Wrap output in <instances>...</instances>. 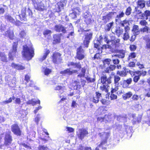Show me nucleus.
Wrapping results in <instances>:
<instances>
[{
    "label": "nucleus",
    "mask_w": 150,
    "mask_h": 150,
    "mask_svg": "<svg viewBox=\"0 0 150 150\" xmlns=\"http://www.w3.org/2000/svg\"><path fill=\"white\" fill-rule=\"evenodd\" d=\"M99 136L101 139L100 143L97 144L98 146L95 150H104L106 149L105 145L107 142V138L110 136V134L108 133L102 132L98 134ZM80 150H92L91 147H84L80 149Z\"/></svg>",
    "instance_id": "nucleus-1"
},
{
    "label": "nucleus",
    "mask_w": 150,
    "mask_h": 150,
    "mask_svg": "<svg viewBox=\"0 0 150 150\" xmlns=\"http://www.w3.org/2000/svg\"><path fill=\"white\" fill-rule=\"evenodd\" d=\"M104 40L107 42L108 45H103L101 47L103 49H109L112 52H114L119 46L120 39L114 37H112L111 40L109 41L108 40L107 38L105 37Z\"/></svg>",
    "instance_id": "nucleus-2"
},
{
    "label": "nucleus",
    "mask_w": 150,
    "mask_h": 150,
    "mask_svg": "<svg viewBox=\"0 0 150 150\" xmlns=\"http://www.w3.org/2000/svg\"><path fill=\"white\" fill-rule=\"evenodd\" d=\"M22 54L27 59H31L34 54V49L32 46H28L26 45L23 46V51Z\"/></svg>",
    "instance_id": "nucleus-3"
},
{
    "label": "nucleus",
    "mask_w": 150,
    "mask_h": 150,
    "mask_svg": "<svg viewBox=\"0 0 150 150\" xmlns=\"http://www.w3.org/2000/svg\"><path fill=\"white\" fill-rule=\"evenodd\" d=\"M67 29L66 33H68L66 37L69 39H71L74 36L75 33L74 28L71 23H68L65 25Z\"/></svg>",
    "instance_id": "nucleus-4"
},
{
    "label": "nucleus",
    "mask_w": 150,
    "mask_h": 150,
    "mask_svg": "<svg viewBox=\"0 0 150 150\" xmlns=\"http://www.w3.org/2000/svg\"><path fill=\"white\" fill-rule=\"evenodd\" d=\"M85 57L84 50L82 46H80L77 49L76 58L79 60H81Z\"/></svg>",
    "instance_id": "nucleus-5"
},
{
    "label": "nucleus",
    "mask_w": 150,
    "mask_h": 150,
    "mask_svg": "<svg viewBox=\"0 0 150 150\" xmlns=\"http://www.w3.org/2000/svg\"><path fill=\"white\" fill-rule=\"evenodd\" d=\"M18 43L17 42H14L13 45L12 50L9 53V59L11 60H13V57L16 56V48Z\"/></svg>",
    "instance_id": "nucleus-6"
},
{
    "label": "nucleus",
    "mask_w": 150,
    "mask_h": 150,
    "mask_svg": "<svg viewBox=\"0 0 150 150\" xmlns=\"http://www.w3.org/2000/svg\"><path fill=\"white\" fill-rule=\"evenodd\" d=\"M61 54L58 53H56L53 54V62L56 64L60 63L62 61V58L61 57Z\"/></svg>",
    "instance_id": "nucleus-7"
},
{
    "label": "nucleus",
    "mask_w": 150,
    "mask_h": 150,
    "mask_svg": "<svg viewBox=\"0 0 150 150\" xmlns=\"http://www.w3.org/2000/svg\"><path fill=\"white\" fill-rule=\"evenodd\" d=\"M65 25L64 27L60 24L56 25L54 27L55 30L58 32H62L63 33H66L67 29L65 27Z\"/></svg>",
    "instance_id": "nucleus-8"
},
{
    "label": "nucleus",
    "mask_w": 150,
    "mask_h": 150,
    "mask_svg": "<svg viewBox=\"0 0 150 150\" xmlns=\"http://www.w3.org/2000/svg\"><path fill=\"white\" fill-rule=\"evenodd\" d=\"M92 36L91 33H87L85 35V37L83 41V44L84 46L87 47H88L89 43L90 40L91 39Z\"/></svg>",
    "instance_id": "nucleus-9"
},
{
    "label": "nucleus",
    "mask_w": 150,
    "mask_h": 150,
    "mask_svg": "<svg viewBox=\"0 0 150 150\" xmlns=\"http://www.w3.org/2000/svg\"><path fill=\"white\" fill-rule=\"evenodd\" d=\"M132 117L133 118L132 120V122L133 125L138 124L141 122L142 120V117L141 115L136 116L135 114H133L132 115Z\"/></svg>",
    "instance_id": "nucleus-10"
},
{
    "label": "nucleus",
    "mask_w": 150,
    "mask_h": 150,
    "mask_svg": "<svg viewBox=\"0 0 150 150\" xmlns=\"http://www.w3.org/2000/svg\"><path fill=\"white\" fill-rule=\"evenodd\" d=\"M96 95L93 96L92 98H91L90 100L91 101L94 103H97L99 102V100L102 98L101 95L100 93L98 92H96Z\"/></svg>",
    "instance_id": "nucleus-11"
},
{
    "label": "nucleus",
    "mask_w": 150,
    "mask_h": 150,
    "mask_svg": "<svg viewBox=\"0 0 150 150\" xmlns=\"http://www.w3.org/2000/svg\"><path fill=\"white\" fill-rule=\"evenodd\" d=\"M112 77L110 76L108 78H107L105 76H102L101 79V82L103 84H108L111 83Z\"/></svg>",
    "instance_id": "nucleus-12"
},
{
    "label": "nucleus",
    "mask_w": 150,
    "mask_h": 150,
    "mask_svg": "<svg viewBox=\"0 0 150 150\" xmlns=\"http://www.w3.org/2000/svg\"><path fill=\"white\" fill-rule=\"evenodd\" d=\"M102 37L100 36L97 39V40H95L93 41V43L94 45V47L98 50H100L102 47L100 46V45L102 43Z\"/></svg>",
    "instance_id": "nucleus-13"
},
{
    "label": "nucleus",
    "mask_w": 150,
    "mask_h": 150,
    "mask_svg": "<svg viewBox=\"0 0 150 150\" xmlns=\"http://www.w3.org/2000/svg\"><path fill=\"white\" fill-rule=\"evenodd\" d=\"M88 132L85 129H79L77 132V134L79 138L83 139L85 136L88 134Z\"/></svg>",
    "instance_id": "nucleus-14"
},
{
    "label": "nucleus",
    "mask_w": 150,
    "mask_h": 150,
    "mask_svg": "<svg viewBox=\"0 0 150 150\" xmlns=\"http://www.w3.org/2000/svg\"><path fill=\"white\" fill-rule=\"evenodd\" d=\"M77 71L76 70L71 71L69 69H66L61 71L60 73L62 74V76H69L71 75L73 73L76 72Z\"/></svg>",
    "instance_id": "nucleus-15"
},
{
    "label": "nucleus",
    "mask_w": 150,
    "mask_h": 150,
    "mask_svg": "<svg viewBox=\"0 0 150 150\" xmlns=\"http://www.w3.org/2000/svg\"><path fill=\"white\" fill-rule=\"evenodd\" d=\"M125 52L124 50H117V54L115 55H112L113 57H117L119 58L123 59L125 57Z\"/></svg>",
    "instance_id": "nucleus-16"
},
{
    "label": "nucleus",
    "mask_w": 150,
    "mask_h": 150,
    "mask_svg": "<svg viewBox=\"0 0 150 150\" xmlns=\"http://www.w3.org/2000/svg\"><path fill=\"white\" fill-rule=\"evenodd\" d=\"M67 3V0H63L61 1L58 2L56 6V7H58V9H56L57 12L60 11L61 8H63L64 6H65Z\"/></svg>",
    "instance_id": "nucleus-17"
},
{
    "label": "nucleus",
    "mask_w": 150,
    "mask_h": 150,
    "mask_svg": "<svg viewBox=\"0 0 150 150\" xmlns=\"http://www.w3.org/2000/svg\"><path fill=\"white\" fill-rule=\"evenodd\" d=\"M12 131L14 134L18 135L21 134V132L20 128L16 124H14L11 127Z\"/></svg>",
    "instance_id": "nucleus-18"
},
{
    "label": "nucleus",
    "mask_w": 150,
    "mask_h": 150,
    "mask_svg": "<svg viewBox=\"0 0 150 150\" xmlns=\"http://www.w3.org/2000/svg\"><path fill=\"white\" fill-rule=\"evenodd\" d=\"M12 140L11 137L9 133L6 134L5 138L4 144L6 146H9L11 143Z\"/></svg>",
    "instance_id": "nucleus-19"
},
{
    "label": "nucleus",
    "mask_w": 150,
    "mask_h": 150,
    "mask_svg": "<svg viewBox=\"0 0 150 150\" xmlns=\"http://www.w3.org/2000/svg\"><path fill=\"white\" fill-rule=\"evenodd\" d=\"M116 68V66L114 65H110L109 67H108L105 70V72L108 73H111V75L114 74V72H112L115 70Z\"/></svg>",
    "instance_id": "nucleus-20"
},
{
    "label": "nucleus",
    "mask_w": 150,
    "mask_h": 150,
    "mask_svg": "<svg viewBox=\"0 0 150 150\" xmlns=\"http://www.w3.org/2000/svg\"><path fill=\"white\" fill-rule=\"evenodd\" d=\"M114 14L112 12H110L105 16L103 17L102 20L104 23H106L112 18V17Z\"/></svg>",
    "instance_id": "nucleus-21"
},
{
    "label": "nucleus",
    "mask_w": 150,
    "mask_h": 150,
    "mask_svg": "<svg viewBox=\"0 0 150 150\" xmlns=\"http://www.w3.org/2000/svg\"><path fill=\"white\" fill-rule=\"evenodd\" d=\"M137 6L135 8V10H137L138 8H142L145 6V1L143 0H139L137 2Z\"/></svg>",
    "instance_id": "nucleus-22"
},
{
    "label": "nucleus",
    "mask_w": 150,
    "mask_h": 150,
    "mask_svg": "<svg viewBox=\"0 0 150 150\" xmlns=\"http://www.w3.org/2000/svg\"><path fill=\"white\" fill-rule=\"evenodd\" d=\"M5 35L8 37L10 39L13 40L14 38V35L13 32L12 30H8L6 32Z\"/></svg>",
    "instance_id": "nucleus-23"
},
{
    "label": "nucleus",
    "mask_w": 150,
    "mask_h": 150,
    "mask_svg": "<svg viewBox=\"0 0 150 150\" xmlns=\"http://www.w3.org/2000/svg\"><path fill=\"white\" fill-rule=\"evenodd\" d=\"M4 17L8 21H9L13 24H14L15 20L10 14L8 13H6L4 15Z\"/></svg>",
    "instance_id": "nucleus-24"
},
{
    "label": "nucleus",
    "mask_w": 150,
    "mask_h": 150,
    "mask_svg": "<svg viewBox=\"0 0 150 150\" xmlns=\"http://www.w3.org/2000/svg\"><path fill=\"white\" fill-rule=\"evenodd\" d=\"M25 99V96L22 95L19 97H17L14 99L15 100V103L16 104H20L21 103L23 102Z\"/></svg>",
    "instance_id": "nucleus-25"
},
{
    "label": "nucleus",
    "mask_w": 150,
    "mask_h": 150,
    "mask_svg": "<svg viewBox=\"0 0 150 150\" xmlns=\"http://www.w3.org/2000/svg\"><path fill=\"white\" fill-rule=\"evenodd\" d=\"M53 43L56 44L59 43L60 41V36L59 35L55 34L53 36Z\"/></svg>",
    "instance_id": "nucleus-26"
},
{
    "label": "nucleus",
    "mask_w": 150,
    "mask_h": 150,
    "mask_svg": "<svg viewBox=\"0 0 150 150\" xmlns=\"http://www.w3.org/2000/svg\"><path fill=\"white\" fill-rule=\"evenodd\" d=\"M140 30H139V26L134 25L133 27L132 31L134 34L138 35L140 34Z\"/></svg>",
    "instance_id": "nucleus-27"
},
{
    "label": "nucleus",
    "mask_w": 150,
    "mask_h": 150,
    "mask_svg": "<svg viewBox=\"0 0 150 150\" xmlns=\"http://www.w3.org/2000/svg\"><path fill=\"white\" fill-rule=\"evenodd\" d=\"M11 66L12 67L18 70H23L25 68L24 66L21 64H16L14 63H12Z\"/></svg>",
    "instance_id": "nucleus-28"
},
{
    "label": "nucleus",
    "mask_w": 150,
    "mask_h": 150,
    "mask_svg": "<svg viewBox=\"0 0 150 150\" xmlns=\"http://www.w3.org/2000/svg\"><path fill=\"white\" fill-rule=\"evenodd\" d=\"M69 66H72L74 68H77L78 69H80L81 68V65L80 62L78 63H74L73 62H69L68 64Z\"/></svg>",
    "instance_id": "nucleus-29"
},
{
    "label": "nucleus",
    "mask_w": 150,
    "mask_h": 150,
    "mask_svg": "<svg viewBox=\"0 0 150 150\" xmlns=\"http://www.w3.org/2000/svg\"><path fill=\"white\" fill-rule=\"evenodd\" d=\"M132 95V93L131 91H129L127 93L123 94L122 96L123 99L125 100L130 98Z\"/></svg>",
    "instance_id": "nucleus-30"
},
{
    "label": "nucleus",
    "mask_w": 150,
    "mask_h": 150,
    "mask_svg": "<svg viewBox=\"0 0 150 150\" xmlns=\"http://www.w3.org/2000/svg\"><path fill=\"white\" fill-rule=\"evenodd\" d=\"M73 11V13L71 15L75 14H76L77 15H79L81 12V9L79 7H77L74 8Z\"/></svg>",
    "instance_id": "nucleus-31"
},
{
    "label": "nucleus",
    "mask_w": 150,
    "mask_h": 150,
    "mask_svg": "<svg viewBox=\"0 0 150 150\" xmlns=\"http://www.w3.org/2000/svg\"><path fill=\"white\" fill-rule=\"evenodd\" d=\"M34 86V82L32 80H30V83L28 85H27L26 88L28 90H31L33 89V87Z\"/></svg>",
    "instance_id": "nucleus-32"
},
{
    "label": "nucleus",
    "mask_w": 150,
    "mask_h": 150,
    "mask_svg": "<svg viewBox=\"0 0 150 150\" xmlns=\"http://www.w3.org/2000/svg\"><path fill=\"white\" fill-rule=\"evenodd\" d=\"M124 127H125V130L127 134L130 133L132 132V127L125 125H124Z\"/></svg>",
    "instance_id": "nucleus-33"
},
{
    "label": "nucleus",
    "mask_w": 150,
    "mask_h": 150,
    "mask_svg": "<svg viewBox=\"0 0 150 150\" xmlns=\"http://www.w3.org/2000/svg\"><path fill=\"white\" fill-rule=\"evenodd\" d=\"M145 16L146 19H148L149 17H150V11L146 10L144 13L142 14V17H143Z\"/></svg>",
    "instance_id": "nucleus-34"
},
{
    "label": "nucleus",
    "mask_w": 150,
    "mask_h": 150,
    "mask_svg": "<svg viewBox=\"0 0 150 150\" xmlns=\"http://www.w3.org/2000/svg\"><path fill=\"white\" fill-rule=\"evenodd\" d=\"M50 52V51L49 50H45L43 56L42 58H40V61H42L45 60L46 58L47 55Z\"/></svg>",
    "instance_id": "nucleus-35"
},
{
    "label": "nucleus",
    "mask_w": 150,
    "mask_h": 150,
    "mask_svg": "<svg viewBox=\"0 0 150 150\" xmlns=\"http://www.w3.org/2000/svg\"><path fill=\"white\" fill-rule=\"evenodd\" d=\"M0 57L1 60L3 62H6L7 58L5 54L3 52H0Z\"/></svg>",
    "instance_id": "nucleus-36"
},
{
    "label": "nucleus",
    "mask_w": 150,
    "mask_h": 150,
    "mask_svg": "<svg viewBox=\"0 0 150 150\" xmlns=\"http://www.w3.org/2000/svg\"><path fill=\"white\" fill-rule=\"evenodd\" d=\"M147 73L146 71H137L135 72V74L139 76V77L141 76H145Z\"/></svg>",
    "instance_id": "nucleus-37"
},
{
    "label": "nucleus",
    "mask_w": 150,
    "mask_h": 150,
    "mask_svg": "<svg viewBox=\"0 0 150 150\" xmlns=\"http://www.w3.org/2000/svg\"><path fill=\"white\" fill-rule=\"evenodd\" d=\"M37 100L35 99H32L27 101L26 103L28 104H32V105H35L36 103Z\"/></svg>",
    "instance_id": "nucleus-38"
},
{
    "label": "nucleus",
    "mask_w": 150,
    "mask_h": 150,
    "mask_svg": "<svg viewBox=\"0 0 150 150\" xmlns=\"http://www.w3.org/2000/svg\"><path fill=\"white\" fill-rule=\"evenodd\" d=\"M109 86L108 84H103V86L100 87V89L102 91H104L105 92L107 93L108 92V88Z\"/></svg>",
    "instance_id": "nucleus-39"
},
{
    "label": "nucleus",
    "mask_w": 150,
    "mask_h": 150,
    "mask_svg": "<svg viewBox=\"0 0 150 150\" xmlns=\"http://www.w3.org/2000/svg\"><path fill=\"white\" fill-rule=\"evenodd\" d=\"M15 98V97H13L12 98H10L8 100L6 101H4L2 102L1 103V104L2 105H4L6 104H8L11 103L13 100H14Z\"/></svg>",
    "instance_id": "nucleus-40"
},
{
    "label": "nucleus",
    "mask_w": 150,
    "mask_h": 150,
    "mask_svg": "<svg viewBox=\"0 0 150 150\" xmlns=\"http://www.w3.org/2000/svg\"><path fill=\"white\" fill-rule=\"evenodd\" d=\"M111 61V60L110 59H104L103 61V66H104L105 67L106 65H109L110 64V62Z\"/></svg>",
    "instance_id": "nucleus-41"
},
{
    "label": "nucleus",
    "mask_w": 150,
    "mask_h": 150,
    "mask_svg": "<svg viewBox=\"0 0 150 150\" xmlns=\"http://www.w3.org/2000/svg\"><path fill=\"white\" fill-rule=\"evenodd\" d=\"M113 22H111L107 24L105 26V30L107 31H109L110 30L112 27L113 26Z\"/></svg>",
    "instance_id": "nucleus-42"
},
{
    "label": "nucleus",
    "mask_w": 150,
    "mask_h": 150,
    "mask_svg": "<svg viewBox=\"0 0 150 150\" xmlns=\"http://www.w3.org/2000/svg\"><path fill=\"white\" fill-rule=\"evenodd\" d=\"M120 80V78L118 76L115 75L114 76V83L115 85H118L119 81Z\"/></svg>",
    "instance_id": "nucleus-43"
},
{
    "label": "nucleus",
    "mask_w": 150,
    "mask_h": 150,
    "mask_svg": "<svg viewBox=\"0 0 150 150\" xmlns=\"http://www.w3.org/2000/svg\"><path fill=\"white\" fill-rule=\"evenodd\" d=\"M117 74L121 76L124 77L127 75V73L125 71H118L117 72Z\"/></svg>",
    "instance_id": "nucleus-44"
},
{
    "label": "nucleus",
    "mask_w": 150,
    "mask_h": 150,
    "mask_svg": "<svg viewBox=\"0 0 150 150\" xmlns=\"http://www.w3.org/2000/svg\"><path fill=\"white\" fill-rule=\"evenodd\" d=\"M123 32V29L120 28H118V29H117L115 31L116 34L119 37L120 36V35L122 34Z\"/></svg>",
    "instance_id": "nucleus-45"
},
{
    "label": "nucleus",
    "mask_w": 150,
    "mask_h": 150,
    "mask_svg": "<svg viewBox=\"0 0 150 150\" xmlns=\"http://www.w3.org/2000/svg\"><path fill=\"white\" fill-rule=\"evenodd\" d=\"M136 57V54L135 52H132L129 54L127 60L129 61L131 59L135 58Z\"/></svg>",
    "instance_id": "nucleus-46"
},
{
    "label": "nucleus",
    "mask_w": 150,
    "mask_h": 150,
    "mask_svg": "<svg viewBox=\"0 0 150 150\" xmlns=\"http://www.w3.org/2000/svg\"><path fill=\"white\" fill-rule=\"evenodd\" d=\"M85 78L88 83L94 82L95 81V78H92L88 76H85Z\"/></svg>",
    "instance_id": "nucleus-47"
},
{
    "label": "nucleus",
    "mask_w": 150,
    "mask_h": 150,
    "mask_svg": "<svg viewBox=\"0 0 150 150\" xmlns=\"http://www.w3.org/2000/svg\"><path fill=\"white\" fill-rule=\"evenodd\" d=\"M7 6L3 5L2 7L0 8V14H3L4 12V10L7 9Z\"/></svg>",
    "instance_id": "nucleus-48"
},
{
    "label": "nucleus",
    "mask_w": 150,
    "mask_h": 150,
    "mask_svg": "<svg viewBox=\"0 0 150 150\" xmlns=\"http://www.w3.org/2000/svg\"><path fill=\"white\" fill-rule=\"evenodd\" d=\"M52 33V31L48 29L45 30L43 33L45 37H46L47 35H50Z\"/></svg>",
    "instance_id": "nucleus-49"
},
{
    "label": "nucleus",
    "mask_w": 150,
    "mask_h": 150,
    "mask_svg": "<svg viewBox=\"0 0 150 150\" xmlns=\"http://www.w3.org/2000/svg\"><path fill=\"white\" fill-rule=\"evenodd\" d=\"M114 128H115L116 130L118 131L124 130L122 128V126L119 124H117L114 125Z\"/></svg>",
    "instance_id": "nucleus-50"
},
{
    "label": "nucleus",
    "mask_w": 150,
    "mask_h": 150,
    "mask_svg": "<svg viewBox=\"0 0 150 150\" xmlns=\"http://www.w3.org/2000/svg\"><path fill=\"white\" fill-rule=\"evenodd\" d=\"M112 61L113 62V63L114 64H117L119 63L120 62V60L119 59H118L117 57H113L112 56Z\"/></svg>",
    "instance_id": "nucleus-51"
},
{
    "label": "nucleus",
    "mask_w": 150,
    "mask_h": 150,
    "mask_svg": "<svg viewBox=\"0 0 150 150\" xmlns=\"http://www.w3.org/2000/svg\"><path fill=\"white\" fill-rule=\"evenodd\" d=\"M88 17L86 18L84 20V21L87 24H89L92 22L91 16H89Z\"/></svg>",
    "instance_id": "nucleus-52"
},
{
    "label": "nucleus",
    "mask_w": 150,
    "mask_h": 150,
    "mask_svg": "<svg viewBox=\"0 0 150 150\" xmlns=\"http://www.w3.org/2000/svg\"><path fill=\"white\" fill-rule=\"evenodd\" d=\"M132 9L130 7H128L126 10L125 12V14L127 16L129 15L131 12Z\"/></svg>",
    "instance_id": "nucleus-53"
},
{
    "label": "nucleus",
    "mask_w": 150,
    "mask_h": 150,
    "mask_svg": "<svg viewBox=\"0 0 150 150\" xmlns=\"http://www.w3.org/2000/svg\"><path fill=\"white\" fill-rule=\"evenodd\" d=\"M81 84H80L79 82H78L77 83V86H81L83 87L84 85H85V83L86 82V81L85 80L81 79Z\"/></svg>",
    "instance_id": "nucleus-54"
},
{
    "label": "nucleus",
    "mask_w": 150,
    "mask_h": 150,
    "mask_svg": "<svg viewBox=\"0 0 150 150\" xmlns=\"http://www.w3.org/2000/svg\"><path fill=\"white\" fill-rule=\"evenodd\" d=\"M147 113L148 116V121L146 122V123L150 126V109L147 110Z\"/></svg>",
    "instance_id": "nucleus-55"
},
{
    "label": "nucleus",
    "mask_w": 150,
    "mask_h": 150,
    "mask_svg": "<svg viewBox=\"0 0 150 150\" xmlns=\"http://www.w3.org/2000/svg\"><path fill=\"white\" fill-rule=\"evenodd\" d=\"M129 38V36L128 33H124L123 36V39L125 40H127Z\"/></svg>",
    "instance_id": "nucleus-56"
},
{
    "label": "nucleus",
    "mask_w": 150,
    "mask_h": 150,
    "mask_svg": "<svg viewBox=\"0 0 150 150\" xmlns=\"http://www.w3.org/2000/svg\"><path fill=\"white\" fill-rule=\"evenodd\" d=\"M41 118V117L40 116L39 114H38L37 115L35 119V122L36 123L37 125H38V124L39 122V121L40 119Z\"/></svg>",
    "instance_id": "nucleus-57"
},
{
    "label": "nucleus",
    "mask_w": 150,
    "mask_h": 150,
    "mask_svg": "<svg viewBox=\"0 0 150 150\" xmlns=\"http://www.w3.org/2000/svg\"><path fill=\"white\" fill-rule=\"evenodd\" d=\"M82 73L79 74L78 75V77H84L85 76V73L86 71V70L85 68H82L81 70Z\"/></svg>",
    "instance_id": "nucleus-58"
},
{
    "label": "nucleus",
    "mask_w": 150,
    "mask_h": 150,
    "mask_svg": "<svg viewBox=\"0 0 150 150\" xmlns=\"http://www.w3.org/2000/svg\"><path fill=\"white\" fill-rule=\"evenodd\" d=\"M125 13L123 11H120L118 14L117 15L116 18L118 19L124 16Z\"/></svg>",
    "instance_id": "nucleus-59"
},
{
    "label": "nucleus",
    "mask_w": 150,
    "mask_h": 150,
    "mask_svg": "<svg viewBox=\"0 0 150 150\" xmlns=\"http://www.w3.org/2000/svg\"><path fill=\"white\" fill-rule=\"evenodd\" d=\"M146 48L150 49V38L146 40Z\"/></svg>",
    "instance_id": "nucleus-60"
},
{
    "label": "nucleus",
    "mask_w": 150,
    "mask_h": 150,
    "mask_svg": "<svg viewBox=\"0 0 150 150\" xmlns=\"http://www.w3.org/2000/svg\"><path fill=\"white\" fill-rule=\"evenodd\" d=\"M38 149L39 150H47L48 148L46 146L44 145H39Z\"/></svg>",
    "instance_id": "nucleus-61"
},
{
    "label": "nucleus",
    "mask_w": 150,
    "mask_h": 150,
    "mask_svg": "<svg viewBox=\"0 0 150 150\" xmlns=\"http://www.w3.org/2000/svg\"><path fill=\"white\" fill-rule=\"evenodd\" d=\"M51 69L47 68H46L44 70V74L45 75H48L51 72Z\"/></svg>",
    "instance_id": "nucleus-62"
},
{
    "label": "nucleus",
    "mask_w": 150,
    "mask_h": 150,
    "mask_svg": "<svg viewBox=\"0 0 150 150\" xmlns=\"http://www.w3.org/2000/svg\"><path fill=\"white\" fill-rule=\"evenodd\" d=\"M135 76L133 78V81L135 83H137L140 79L139 76L137 74L134 75Z\"/></svg>",
    "instance_id": "nucleus-63"
},
{
    "label": "nucleus",
    "mask_w": 150,
    "mask_h": 150,
    "mask_svg": "<svg viewBox=\"0 0 150 150\" xmlns=\"http://www.w3.org/2000/svg\"><path fill=\"white\" fill-rule=\"evenodd\" d=\"M149 30V28L146 26H145L143 28L140 29V31L143 33L146 32L148 33Z\"/></svg>",
    "instance_id": "nucleus-64"
}]
</instances>
